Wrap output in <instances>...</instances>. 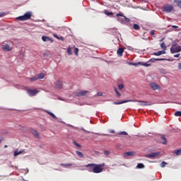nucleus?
<instances>
[{"instance_id":"4","label":"nucleus","mask_w":181,"mask_h":181,"mask_svg":"<svg viewBox=\"0 0 181 181\" xmlns=\"http://www.w3.org/2000/svg\"><path fill=\"white\" fill-rule=\"evenodd\" d=\"M170 52L171 54L179 53L181 52V46L173 45L171 48H170Z\"/></svg>"},{"instance_id":"41","label":"nucleus","mask_w":181,"mask_h":181,"mask_svg":"<svg viewBox=\"0 0 181 181\" xmlns=\"http://www.w3.org/2000/svg\"><path fill=\"white\" fill-rule=\"evenodd\" d=\"M159 73L165 74V69H159Z\"/></svg>"},{"instance_id":"11","label":"nucleus","mask_w":181,"mask_h":181,"mask_svg":"<svg viewBox=\"0 0 181 181\" xmlns=\"http://www.w3.org/2000/svg\"><path fill=\"white\" fill-rule=\"evenodd\" d=\"M150 87L153 89V90H160V86L157 85L156 83H150Z\"/></svg>"},{"instance_id":"7","label":"nucleus","mask_w":181,"mask_h":181,"mask_svg":"<svg viewBox=\"0 0 181 181\" xmlns=\"http://www.w3.org/2000/svg\"><path fill=\"white\" fill-rule=\"evenodd\" d=\"M55 90H62L63 88V82L62 81H57L54 83Z\"/></svg>"},{"instance_id":"50","label":"nucleus","mask_w":181,"mask_h":181,"mask_svg":"<svg viewBox=\"0 0 181 181\" xmlns=\"http://www.w3.org/2000/svg\"><path fill=\"white\" fill-rule=\"evenodd\" d=\"M3 141V136H0V144Z\"/></svg>"},{"instance_id":"20","label":"nucleus","mask_w":181,"mask_h":181,"mask_svg":"<svg viewBox=\"0 0 181 181\" xmlns=\"http://www.w3.org/2000/svg\"><path fill=\"white\" fill-rule=\"evenodd\" d=\"M174 4H176L177 7L181 9V0H174Z\"/></svg>"},{"instance_id":"33","label":"nucleus","mask_w":181,"mask_h":181,"mask_svg":"<svg viewBox=\"0 0 181 181\" xmlns=\"http://www.w3.org/2000/svg\"><path fill=\"white\" fill-rule=\"evenodd\" d=\"M39 79H43V78H37V77H32V78H30V81H35L39 80Z\"/></svg>"},{"instance_id":"28","label":"nucleus","mask_w":181,"mask_h":181,"mask_svg":"<svg viewBox=\"0 0 181 181\" xmlns=\"http://www.w3.org/2000/svg\"><path fill=\"white\" fill-rule=\"evenodd\" d=\"M137 168H139V169H142V168H145V165H144V164H142V163H139V164H137Z\"/></svg>"},{"instance_id":"46","label":"nucleus","mask_w":181,"mask_h":181,"mask_svg":"<svg viewBox=\"0 0 181 181\" xmlns=\"http://www.w3.org/2000/svg\"><path fill=\"white\" fill-rule=\"evenodd\" d=\"M179 56H180V54H177L173 55V57L174 58H177V57H179Z\"/></svg>"},{"instance_id":"15","label":"nucleus","mask_w":181,"mask_h":181,"mask_svg":"<svg viewBox=\"0 0 181 181\" xmlns=\"http://www.w3.org/2000/svg\"><path fill=\"white\" fill-rule=\"evenodd\" d=\"M165 54V51H157V52L153 53V55L156 57H159L160 55Z\"/></svg>"},{"instance_id":"30","label":"nucleus","mask_w":181,"mask_h":181,"mask_svg":"<svg viewBox=\"0 0 181 181\" xmlns=\"http://www.w3.org/2000/svg\"><path fill=\"white\" fill-rule=\"evenodd\" d=\"M174 116L181 117V112L180 111H177L176 112H174Z\"/></svg>"},{"instance_id":"24","label":"nucleus","mask_w":181,"mask_h":181,"mask_svg":"<svg viewBox=\"0 0 181 181\" xmlns=\"http://www.w3.org/2000/svg\"><path fill=\"white\" fill-rule=\"evenodd\" d=\"M139 64H141L144 66L148 67L149 66H151V64L148 63H144V62H139Z\"/></svg>"},{"instance_id":"19","label":"nucleus","mask_w":181,"mask_h":181,"mask_svg":"<svg viewBox=\"0 0 181 181\" xmlns=\"http://www.w3.org/2000/svg\"><path fill=\"white\" fill-rule=\"evenodd\" d=\"M173 153L175 154L177 156H180L181 155V148L177 149V150H175V151H173Z\"/></svg>"},{"instance_id":"38","label":"nucleus","mask_w":181,"mask_h":181,"mask_svg":"<svg viewBox=\"0 0 181 181\" xmlns=\"http://www.w3.org/2000/svg\"><path fill=\"white\" fill-rule=\"evenodd\" d=\"M110 151H103V154L105 155V156H108V155H110Z\"/></svg>"},{"instance_id":"13","label":"nucleus","mask_w":181,"mask_h":181,"mask_svg":"<svg viewBox=\"0 0 181 181\" xmlns=\"http://www.w3.org/2000/svg\"><path fill=\"white\" fill-rule=\"evenodd\" d=\"M41 40H42L43 42H53L52 39H51L50 37H49L47 36L41 37Z\"/></svg>"},{"instance_id":"44","label":"nucleus","mask_w":181,"mask_h":181,"mask_svg":"<svg viewBox=\"0 0 181 181\" xmlns=\"http://www.w3.org/2000/svg\"><path fill=\"white\" fill-rule=\"evenodd\" d=\"M53 36L55 39H59L60 37L59 35H57V34H54Z\"/></svg>"},{"instance_id":"29","label":"nucleus","mask_w":181,"mask_h":181,"mask_svg":"<svg viewBox=\"0 0 181 181\" xmlns=\"http://www.w3.org/2000/svg\"><path fill=\"white\" fill-rule=\"evenodd\" d=\"M140 103H142L141 105H144V106L151 105V104H148V102H146V101H140Z\"/></svg>"},{"instance_id":"31","label":"nucleus","mask_w":181,"mask_h":181,"mask_svg":"<svg viewBox=\"0 0 181 181\" xmlns=\"http://www.w3.org/2000/svg\"><path fill=\"white\" fill-rule=\"evenodd\" d=\"M105 15L107 16H112L113 15L112 12H108V11H105Z\"/></svg>"},{"instance_id":"36","label":"nucleus","mask_w":181,"mask_h":181,"mask_svg":"<svg viewBox=\"0 0 181 181\" xmlns=\"http://www.w3.org/2000/svg\"><path fill=\"white\" fill-rule=\"evenodd\" d=\"M74 145L77 146V148H81V146L80 144H78V143H77L76 141H74Z\"/></svg>"},{"instance_id":"17","label":"nucleus","mask_w":181,"mask_h":181,"mask_svg":"<svg viewBox=\"0 0 181 181\" xmlns=\"http://www.w3.org/2000/svg\"><path fill=\"white\" fill-rule=\"evenodd\" d=\"M30 134H33L35 136V137H38V132L34 129H30Z\"/></svg>"},{"instance_id":"47","label":"nucleus","mask_w":181,"mask_h":181,"mask_svg":"<svg viewBox=\"0 0 181 181\" xmlns=\"http://www.w3.org/2000/svg\"><path fill=\"white\" fill-rule=\"evenodd\" d=\"M5 16L4 13H0V18L3 17Z\"/></svg>"},{"instance_id":"42","label":"nucleus","mask_w":181,"mask_h":181,"mask_svg":"<svg viewBox=\"0 0 181 181\" xmlns=\"http://www.w3.org/2000/svg\"><path fill=\"white\" fill-rule=\"evenodd\" d=\"M156 33V30H153L151 32H150V35L153 36Z\"/></svg>"},{"instance_id":"40","label":"nucleus","mask_w":181,"mask_h":181,"mask_svg":"<svg viewBox=\"0 0 181 181\" xmlns=\"http://www.w3.org/2000/svg\"><path fill=\"white\" fill-rule=\"evenodd\" d=\"M67 52H68L69 55H71L72 54V51L71 50V48H68Z\"/></svg>"},{"instance_id":"48","label":"nucleus","mask_w":181,"mask_h":181,"mask_svg":"<svg viewBox=\"0 0 181 181\" xmlns=\"http://www.w3.org/2000/svg\"><path fill=\"white\" fill-rule=\"evenodd\" d=\"M57 40L63 41L64 39H63V37H59V38H57Z\"/></svg>"},{"instance_id":"23","label":"nucleus","mask_w":181,"mask_h":181,"mask_svg":"<svg viewBox=\"0 0 181 181\" xmlns=\"http://www.w3.org/2000/svg\"><path fill=\"white\" fill-rule=\"evenodd\" d=\"M160 140H162L161 144L165 145L166 144V139L163 135L160 136Z\"/></svg>"},{"instance_id":"1","label":"nucleus","mask_w":181,"mask_h":181,"mask_svg":"<svg viewBox=\"0 0 181 181\" xmlns=\"http://www.w3.org/2000/svg\"><path fill=\"white\" fill-rule=\"evenodd\" d=\"M105 166V163H101L99 165L94 163H89L86 165L85 167L88 168V172L94 173L95 174L100 173L103 171V167Z\"/></svg>"},{"instance_id":"51","label":"nucleus","mask_w":181,"mask_h":181,"mask_svg":"<svg viewBox=\"0 0 181 181\" xmlns=\"http://www.w3.org/2000/svg\"><path fill=\"white\" fill-rule=\"evenodd\" d=\"M171 28H177L178 27L177 25H171Z\"/></svg>"},{"instance_id":"27","label":"nucleus","mask_w":181,"mask_h":181,"mask_svg":"<svg viewBox=\"0 0 181 181\" xmlns=\"http://www.w3.org/2000/svg\"><path fill=\"white\" fill-rule=\"evenodd\" d=\"M114 92H115V94L117 95V98H120L121 94L118 90H117V88H114Z\"/></svg>"},{"instance_id":"16","label":"nucleus","mask_w":181,"mask_h":181,"mask_svg":"<svg viewBox=\"0 0 181 181\" xmlns=\"http://www.w3.org/2000/svg\"><path fill=\"white\" fill-rule=\"evenodd\" d=\"M123 51H124L123 48H119V49H117V56H119V57H122L123 54Z\"/></svg>"},{"instance_id":"54","label":"nucleus","mask_w":181,"mask_h":181,"mask_svg":"<svg viewBox=\"0 0 181 181\" xmlns=\"http://www.w3.org/2000/svg\"><path fill=\"white\" fill-rule=\"evenodd\" d=\"M160 42L163 41V38H162V40H160Z\"/></svg>"},{"instance_id":"32","label":"nucleus","mask_w":181,"mask_h":181,"mask_svg":"<svg viewBox=\"0 0 181 181\" xmlns=\"http://www.w3.org/2000/svg\"><path fill=\"white\" fill-rule=\"evenodd\" d=\"M160 48H162L163 51L166 50V46L165 45V43L162 42V44H160Z\"/></svg>"},{"instance_id":"9","label":"nucleus","mask_w":181,"mask_h":181,"mask_svg":"<svg viewBox=\"0 0 181 181\" xmlns=\"http://www.w3.org/2000/svg\"><path fill=\"white\" fill-rule=\"evenodd\" d=\"M27 91L28 95L30 97L35 96L38 93V90L37 89H28Z\"/></svg>"},{"instance_id":"3","label":"nucleus","mask_w":181,"mask_h":181,"mask_svg":"<svg viewBox=\"0 0 181 181\" xmlns=\"http://www.w3.org/2000/svg\"><path fill=\"white\" fill-rule=\"evenodd\" d=\"M30 17H32V12L28 11L25 13H24V15L17 17V20L20 21H26L30 19Z\"/></svg>"},{"instance_id":"8","label":"nucleus","mask_w":181,"mask_h":181,"mask_svg":"<svg viewBox=\"0 0 181 181\" xmlns=\"http://www.w3.org/2000/svg\"><path fill=\"white\" fill-rule=\"evenodd\" d=\"M88 93V90H79L76 93V97H85Z\"/></svg>"},{"instance_id":"35","label":"nucleus","mask_w":181,"mask_h":181,"mask_svg":"<svg viewBox=\"0 0 181 181\" xmlns=\"http://www.w3.org/2000/svg\"><path fill=\"white\" fill-rule=\"evenodd\" d=\"M76 153H77V156L80 158H83V153L80 151H76Z\"/></svg>"},{"instance_id":"52","label":"nucleus","mask_w":181,"mask_h":181,"mask_svg":"<svg viewBox=\"0 0 181 181\" xmlns=\"http://www.w3.org/2000/svg\"><path fill=\"white\" fill-rule=\"evenodd\" d=\"M110 134H114V130H110Z\"/></svg>"},{"instance_id":"39","label":"nucleus","mask_w":181,"mask_h":181,"mask_svg":"<svg viewBox=\"0 0 181 181\" xmlns=\"http://www.w3.org/2000/svg\"><path fill=\"white\" fill-rule=\"evenodd\" d=\"M165 165H166V163L165 161H162V163H160V168H165Z\"/></svg>"},{"instance_id":"12","label":"nucleus","mask_w":181,"mask_h":181,"mask_svg":"<svg viewBox=\"0 0 181 181\" xmlns=\"http://www.w3.org/2000/svg\"><path fill=\"white\" fill-rule=\"evenodd\" d=\"M160 155V153L159 152H157V153H153L151 154H148L146 155V158H155L156 156H159Z\"/></svg>"},{"instance_id":"25","label":"nucleus","mask_w":181,"mask_h":181,"mask_svg":"<svg viewBox=\"0 0 181 181\" xmlns=\"http://www.w3.org/2000/svg\"><path fill=\"white\" fill-rule=\"evenodd\" d=\"M133 28L134 29V30H140V26L137 24H134Z\"/></svg>"},{"instance_id":"5","label":"nucleus","mask_w":181,"mask_h":181,"mask_svg":"<svg viewBox=\"0 0 181 181\" xmlns=\"http://www.w3.org/2000/svg\"><path fill=\"white\" fill-rule=\"evenodd\" d=\"M173 6L170 4H167L163 6V8H162L163 11L165 13H170L173 11Z\"/></svg>"},{"instance_id":"37","label":"nucleus","mask_w":181,"mask_h":181,"mask_svg":"<svg viewBox=\"0 0 181 181\" xmlns=\"http://www.w3.org/2000/svg\"><path fill=\"white\" fill-rule=\"evenodd\" d=\"M78 53V48H76L75 49H74V54L77 56Z\"/></svg>"},{"instance_id":"10","label":"nucleus","mask_w":181,"mask_h":181,"mask_svg":"<svg viewBox=\"0 0 181 181\" xmlns=\"http://www.w3.org/2000/svg\"><path fill=\"white\" fill-rule=\"evenodd\" d=\"M1 49L7 52L12 51V47L9 46V45H3Z\"/></svg>"},{"instance_id":"45","label":"nucleus","mask_w":181,"mask_h":181,"mask_svg":"<svg viewBox=\"0 0 181 181\" xmlns=\"http://www.w3.org/2000/svg\"><path fill=\"white\" fill-rule=\"evenodd\" d=\"M122 89H123V85L120 84L119 85V90H122Z\"/></svg>"},{"instance_id":"55","label":"nucleus","mask_w":181,"mask_h":181,"mask_svg":"<svg viewBox=\"0 0 181 181\" xmlns=\"http://www.w3.org/2000/svg\"><path fill=\"white\" fill-rule=\"evenodd\" d=\"M179 105H181V103H179Z\"/></svg>"},{"instance_id":"49","label":"nucleus","mask_w":181,"mask_h":181,"mask_svg":"<svg viewBox=\"0 0 181 181\" xmlns=\"http://www.w3.org/2000/svg\"><path fill=\"white\" fill-rule=\"evenodd\" d=\"M178 69H179V70H181V63H179Z\"/></svg>"},{"instance_id":"6","label":"nucleus","mask_w":181,"mask_h":181,"mask_svg":"<svg viewBox=\"0 0 181 181\" xmlns=\"http://www.w3.org/2000/svg\"><path fill=\"white\" fill-rule=\"evenodd\" d=\"M137 102V100H122L120 102H114L112 104L115 105H122V104H125L127 103H136Z\"/></svg>"},{"instance_id":"14","label":"nucleus","mask_w":181,"mask_h":181,"mask_svg":"<svg viewBox=\"0 0 181 181\" xmlns=\"http://www.w3.org/2000/svg\"><path fill=\"white\" fill-rule=\"evenodd\" d=\"M135 153L134 151H128L125 153H123V156L128 157V156H134Z\"/></svg>"},{"instance_id":"21","label":"nucleus","mask_w":181,"mask_h":181,"mask_svg":"<svg viewBox=\"0 0 181 181\" xmlns=\"http://www.w3.org/2000/svg\"><path fill=\"white\" fill-rule=\"evenodd\" d=\"M21 153H23V151H13V157L18 156Z\"/></svg>"},{"instance_id":"34","label":"nucleus","mask_w":181,"mask_h":181,"mask_svg":"<svg viewBox=\"0 0 181 181\" xmlns=\"http://www.w3.org/2000/svg\"><path fill=\"white\" fill-rule=\"evenodd\" d=\"M47 115H51V117H52L54 119H57V117H55V115L51 112H47Z\"/></svg>"},{"instance_id":"2","label":"nucleus","mask_w":181,"mask_h":181,"mask_svg":"<svg viewBox=\"0 0 181 181\" xmlns=\"http://www.w3.org/2000/svg\"><path fill=\"white\" fill-rule=\"evenodd\" d=\"M115 16L117 17V21L123 25L129 23V18H127L125 16H123V14L121 13L116 14Z\"/></svg>"},{"instance_id":"26","label":"nucleus","mask_w":181,"mask_h":181,"mask_svg":"<svg viewBox=\"0 0 181 181\" xmlns=\"http://www.w3.org/2000/svg\"><path fill=\"white\" fill-rule=\"evenodd\" d=\"M117 134H119L120 136H128V133H127V132H120L117 133Z\"/></svg>"},{"instance_id":"18","label":"nucleus","mask_w":181,"mask_h":181,"mask_svg":"<svg viewBox=\"0 0 181 181\" xmlns=\"http://www.w3.org/2000/svg\"><path fill=\"white\" fill-rule=\"evenodd\" d=\"M162 61H165V59H150V62H151V63H154L156 62H162Z\"/></svg>"},{"instance_id":"53","label":"nucleus","mask_w":181,"mask_h":181,"mask_svg":"<svg viewBox=\"0 0 181 181\" xmlns=\"http://www.w3.org/2000/svg\"><path fill=\"white\" fill-rule=\"evenodd\" d=\"M7 148V146L6 145H4V148Z\"/></svg>"},{"instance_id":"22","label":"nucleus","mask_w":181,"mask_h":181,"mask_svg":"<svg viewBox=\"0 0 181 181\" xmlns=\"http://www.w3.org/2000/svg\"><path fill=\"white\" fill-rule=\"evenodd\" d=\"M34 77H37L40 79H43V78H45V74L41 73V74H39L37 76H35Z\"/></svg>"},{"instance_id":"43","label":"nucleus","mask_w":181,"mask_h":181,"mask_svg":"<svg viewBox=\"0 0 181 181\" xmlns=\"http://www.w3.org/2000/svg\"><path fill=\"white\" fill-rule=\"evenodd\" d=\"M103 95V93H100V92L97 93V96H98V97H100V96H102Z\"/></svg>"}]
</instances>
